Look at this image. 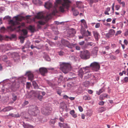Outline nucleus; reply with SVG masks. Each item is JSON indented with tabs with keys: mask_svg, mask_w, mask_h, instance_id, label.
<instances>
[{
	"mask_svg": "<svg viewBox=\"0 0 128 128\" xmlns=\"http://www.w3.org/2000/svg\"><path fill=\"white\" fill-rule=\"evenodd\" d=\"M26 37H24L22 36H20L19 37V38L20 39V42L22 43H23L24 42V41L25 40V38Z\"/></svg>",
	"mask_w": 128,
	"mask_h": 128,
	"instance_id": "obj_34",
	"label": "nucleus"
},
{
	"mask_svg": "<svg viewBox=\"0 0 128 128\" xmlns=\"http://www.w3.org/2000/svg\"><path fill=\"white\" fill-rule=\"evenodd\" d=\"M52 6V4L50 2H47L45 3L44 6L48 9L50 8Z\"/></svg>",
	"mask_w": 128,
	"mask_h": 128,
	"instance_id": "obj_26",
	"label": "nucleus"
},
{
	"mask_svg": "<svg viewBox=\"0 0 128 128\" xmlns=\"http://www.w3.org/2000/svg\"><path fill=\"white\" fill-rule=\"evenodd\" d=\"M120 4L122 5V6L123 8H124L125 6V4L124 2H122Z\"/></svg>",
	"mask_w": 128,
	"mask_h": 128,
	"instance_id": "obj_50",
	"label": "nucleus"
},
{
	"mask_svg": "<svg viewBox=\"0 0 128 128\" xmlns=\"http://www.w3.org/2000/svg\"><path fill=\"white\" fill-rule=\"evenodd\" d=\"M76 92L78 94H80L83 92L84 91V89L81 86V85H76L75 86Z\"/></svg>",
	"mask_w": 128,
	"mask_h": 128,
	"instance_id": "obj_8",
	"label": "nucleus"
},
{
	"mask_svg": "<svg viewBox=\"0 0 128 128\" xmlns=\"http://www.w3.org/2000/svg\"><path fill=\"white\" fill-rule=\"evenodd\" d=\"M12 95V99L14 101H15L17 98V96L15 94L13 93Z\"/></svg>",
	"mask_w": 128,
	"mask_h": 128,
	"instance_id": "obj_40",
	"label": "nucleus"
},
{
	"mask_svg": "<svg viewBox=\"0 0 128 128\" xmlns=\"http://www.w3.org/2000/svg\"><path fill=\"white\" fill-rule=\"evenodd\" d=\"M13 109V108L12 106H8L6 107L3 108L0 111V112H8L12 110Z\"/></svg>",
	"mask_w": 128,
	"mask_h": 128,
	"instance_id": "obj_19",
	"label": "nucleus"
},
{
	"mask_svg": "<svg viewBox=\"0 0 128 128\" xmlns=\"http://www.w3.org/2000/svg\"><path fill=\"white\" fill-rule=\"evenodd\" d=\"M85 42L84 41H83L81 42H80L78 44L80 46H82L84 44Z\"/></svg>",
	"mask_w": 128,
	"mask_h": 128,
	"instance_id": "obj_52",
	"label": "nucleus"
},
{
	"mask_svg": "<svg viewBox=\"0 0 128 128\" xmlns=\"http://www.w3.org/2000/svg\"><path fill=\"white\" fill-rule=\"evenodd\" d=\"M64 0V2L63 3H66V4H68V5H70L69 3L70 2L68 0Z\"/></svg>",
	"mask_w": 128,
	"mask_h": 128,
	"instance_id": "obj_53",
	"label": "nucleus"
},
{
	"mask_svg": "<svg viewBox=\"0 0 128 128\" xmlns=\"http://www.w3.org/2000/svg\"><path fill=\"white\" fill-rule=\"evenodd\" d=\"M111 58L113 60H116V57L115 56L113 55L111 56Z\"/></svg>",
	"mask_w": 128,
	"mask_h": 128,
	"instance_id": "obj_60",
	"label": "nucleus"
},
{
	"mask_svg": "<svg viewBox=\"0 0 128 128\" xmlns=\"http://www.w3.org/2000/svg\"><path fill=\"white\" fill-rule=\"evenodd\" d=\"M52 110V109L51 108L46 107L42 109L41 112L43 114L48 115L50 114V111Z\"/></svg>",
	"mask_w": 128,
	"mask_h": 128,
	"instance_id": "obj_7",
	"label": "nucleus"
},
{
	"mask_svg": "<svg viewBox=\"0 0 128 128\" xmlns=\"http://www.w3.org/2000/svg\"><path fill=\"white\" fill-rule=\"evenodd\" d=\"M28 34L27 30L25 29H22V30L21 36H25Z\"/></svg>",
	"mask_w": 128,
	"mask_h": 128,
	"instance_id": "obj_29",
	"label": "nucleus"
},
{
	"mask_svg": "<svg viewBox=\"0 0 128 128\" xmlns=\"http://www.w3.org/2000/svg\"><path fill=\"white\" fill-rule=\"evenodd\" d=\"M58 12V11L56 9H54L52 12L47 15L46 16V18L49 20L50 19L52 16L55 15L56 13Z\"/></svg>",
	"mask_w": 128,
	"mask_h": 128,
	"instance_id": "obj_12",
	"label": "nucleus"
},
{
	"mask_svg": "<svg viewBox=\"0 0 128 128\" xmlns=\"http://www.w3.org/2000/svg\"><path fill=\"white\" fill-rule=\"evenodd\" d=\"M15 18V20L14 21L12 20H10L9 21V24H11V26L7 27V29H6L4 26H2L0 28V31L2 32H3L6 30L8 31H12L16 29L13 27L16 24H19V22L18 21H21L23 17H18V16H15L14 17Z\"/></svg>",
	"mask_w": 128,
	"mask_h": 128,
	"instance_id": "obj_1",
	"label": "nucleus"
},
{
	"mask_svg": "<svg viewBox=\"0 0 128 128\" xmlns=\"http://www.w3.org/2000/svg\"><path fill=\"white\" fill-rule=\"evenodd\" d=\"M122 32L120 30L118 31L115 34V36H117L118 34H120Z\"/></svg>",
	"mask_w": 128,
	"mask_h": 128,
	"instance_id": "obj_63",
	"label": "nucleus"
},
{
	"mask_svg": "<svg viewBox=\"0 0 128 128\" xmlns=\"http://www.w3.org/2000/svg\"><path fill=\"white\" fill-rule=\"evenodd\" d=\"M2 59L4 61L6 62L7 61L8 58L6 56L4 55L2 57Z\"/></svg>",
	"mask_w": 128,
	"mask_h": 128,
	"instance_id": "obj_41",
	"label": "nucleus"
},
{
	"mask_svg": "<svg viewBox=\"0 0 128 128\" xmlns=\"http://www.w3.org/2000/svg\"><path fill=\"white\" fill-rule=\"evenodd\" d=\"M94 83L90 82L89 81L86 80L83 82V85L86 87H88L91 86L93 85Z\"/></svg>",
	"mask_w": 128,
	"mask_h": 128,
	"instance_id": "obj_17",
	"label": "nucleus"
},
{
	"mask_svg": "<svg viewBox=\"0 0 128 128\" xmlns=\"http://www.w3.org/2000/svg\"><path fill=\"white\" fill-rule=\"evenodd\" d=\"M32 85L33 86L34 88L35 89H38V84L35 80H32Z\"/></svg>",
	"mask_w": 128,
	"mask_h": 128,
	"instance_id": "obj_30",
	"label": "nucleus"
},
{
	"mask_svg": "<svg viewBox=\"0 0 128 128\" xmlns=\"http://www.w3.org/2000/svg\"><path fill=\"white\" fill-rule=\"evenodd\" d=\"M83 70L84 68H80L78 71V75L81 78L82 77L83 75L84 74Z\"/></svg>",
	"mask_w": 128,
	"mask_h": 128,
	"instance_id": "obj_21",
	"label": "nucleus"
},
{
	"mask_svg": "<svg viewBox=\"0 0 128 128\" xmlns=\"http://www.w3.org/2000/svg\"><path fill=\"white\" fill-rule=\"evenodd\" d=\"M98 2V0H90V4L91 6H92L94 3H96Z\"/></svg>",
	"mask_w": 128,
	"mask_h": 128,
	"instance_id": "obj_39",
	"label": "nucleus"
},
{
	"mask_svg": "<svg viewBox=\"0 0 128 128\" xmlns=\"http://www.w3.org/2000/svg\"><path fill=\"white\" fill-rule=\"evenodd\" d=\"M35 18L38 19H44V16L42 12H40L38 13L35 16Z\"/></svg>",
	"mask_w": 128,
	"mask_h": 128,
	"instance_id": "obj_16",
	"label": "nucleus"
},
{
	"mask_svg": "<svg viewBox=\"0 0 128 128\" xmlns=\"http://www.w3.org/2000/svg\"><path fill=\"white\" fill-rule=\"evenodd\" d=\"M70 114L74 118H76L77 116V114H75V112L74 110H72L70 111Z\"/></svg>",
	"mask_w": 128,
	"mask_h": 128,
	"instance_id": "obj_28",
	"label": "nucleus"
},
{
	"mask_svg": "<svg viewBox=\"0 0 128 128\" xmlns=\"http://www.w3.org/2000/svg\"><path fill=\"white\" fill-rule=\"evenodd\" d=\"M75 44V45H72V48L74 47H75L76 49L77 50H79L80 49V47L77 45L76 44Z\"/></svg>",
	"mask_w": 128,
	"mask_h": 128,
	"instance_id": "obj_33",
	"label": "nucleus"
},
{
	"mask_svg": "<svg viewBox=\"0 0 128 128\" xmlns=\"http://www.w3.org/2000/svg\"><path fill=\"white\" fill-rule=\"evenodd\" d=\"M37 95V94L36 92L34 90L31 91L28 94L29 97L30 98L36 97Z\"/></svg>",
	"mask_w": 128,
	"mask_h": 128,
	"instance_id": "obj_18",
	"label": "nucleus"
},
{
	"mask_svg": "<svg viewBox=\"0 0 128 128\" xmlns=\"http://www.w3.org/2000/svg\"><path fill=\"white\" fill-rule=\"evenodd\" d=\"M70 6V5L66 4V3H62V6H60L59 8V11L62 12H63L65 11L64 9L66 8L67 9H68Z\"/></svg>",
	"mask_w": 128,
	"mask_h": 128,
	"instance_id": "obj_9",
	"label": "nucleus"
},
{
	"mask_svg": "<svg viewBox=\"0 0 128 128\" xmlns=\"http://www.w3.org/2000/svg\"><path fill=\"white\" fill-rule=\"evenodd\" d=\"M81 34H82V36H79V39H82L83 38V36H85L84 35V34L85 33V31L84 30H81Z\"/></svg>",
	"mask_w": 128,
	"mask_h": 128,
	"instance_id": "obj_38",
	"label": "nucleus"
},
{
	"mask_svg": "<svg viewBox=\"0 0 128 128\" xmlns=\"http://www.w3.org/2000/svg\"><path fill=\"white\" fill-rule=\"evenodd\" d=\"M8 116H10L14 118H18L20 117V116L18 114H14L12 113H10Z\"/></svg>",
	"mask_w": 128,
	"mask_h": 128,
	"instance_id": "obj_31",
	"label": "nucleus"
},
{
	"mask_svg": "<svg viewBox=\"0 0 128 128\" xmlns=\"http://www.w3.org/2000/svg\"><path fill=\"white\" fill-rule=\"evenodd\" d=\"M56 122V118L51 119L50 121L49 124L53 128L54 127V124Z\"/></svg>",
	"mask_w": 128,
	"mask_h": 128,
	"instance_id": "obj_25",
	"label": "nucleus"
},
{
	"mask_svg": "<svg viewBox=\"0 0 128 128\" xmlns=\"http://www.w3.org/2000/svg\"><path fill=\"white\" fill-rule=\"evenodd\" d=\"M26 79V78L23 76H22L19 78L18 79L19 80H24Z\"/></svg>",
	"mask_w": 128,
	"mask_h": 128,
	"instance_id": "obj_56",
	"label": "nucleus"
},
{
	"mask_svg": "<svg viewBox=\"0 0 128 128\" xmlns=\"http://www.w3.org/2000/svg\"><path fill=\"white\" fill-rule=\"evenodd\" d=\"M58 124L60 128L63 127V128H70V125L67 123L59 122Z\"/></svg>",
	"mask_w": 128,
	"mask_h": 128,
	"instance_id": "obj_14",
	"label": "nucleus"
},
{
	"mask_svg": "<svg viewBox=\"0 0 128 128\" xmlns=\"http://www.w3.org/2000/svg\"><path fill=\"white\" fill-rule=\"evenodd\" d=\"M99 98L100 100H104L105 98L103 94H101Z\"/></svg>",
	"mask_w": 128,
	"mask_h": 128,
	"instance_id": "obj_47",
	"label": "nucleus"
},
{
	"mask_svg": "<svg viewBox=\"0 0 128 128\" xmlns=\"http://www.w3.org/2000/svg\"><path fill=\"white\" fill-rule=\"evenodd\" d=\"M22 126L24 128H34V126L32 125L23 122Z\"/></svg>",
	"mask_w": 128,
	"mask_h": 128,
	"instance_id": "obj_20",
	"label": "nucleus"
},
{
	"mask_svg": "<svg viewBox=\"0 0 128 128\" xmlns=\"http://www.w3.org/2000/svg\"><path fill=\"white\" fill-rule=\"evenodd\" d=\"M120 6L119 5H116L115 6L116 9V10H118L120 8Z\"/></svg>",
	"mask_w": 128,
	"mask_h": 128,
	"instance_id": "obj_54",
	"label": "nucleus"
},
{
	"mask_svg": "<svg viewBox=\"0 0 128 128\" xmlns=\"http://www.w3.org/2000/svg\"><path fill=\"white\" fill-rule=\"evenodd\" d=\"M105 88L104 87H103L101 89H100L98 91H96V93L98 95H100L102 92L104 91Z\"/></svg>",
	"mask_w": 128,
	"mask_h": 128,
	"instance_id": "obj_27",
	"label": "nucleus"
},
{
	"mask_svg": "<svg viewBox=\"0 0 128 128\" xmlns=\"http://www.w3.org/2000/svg\"><path fill=\"white\" fill-rule=\"evenodd\" d=\"M40 111L38 108L36 106H31L28 111V112L30 115L32 116L36 117L37 116V119H36V121H42V120L43 117L39 115V114Z\"/></svg>",
	"mask_w": 128,
	"mask_h": 128,
	"instance_id": "obj_2",
	"label": "nucleus"
},
{
	"mask_svg": "<svg viewBox=\"0 0 128 128\" xmlns=\"http://www.w3.org/2000/svg\"><path fill=\"white\" fill-rule=\"evenodd\" d=\"M78 108L80 112H82L83 111V108L81 106H78Z\"/></svg>",
	"mask_w": 128,
	"mask_h": 128,
	"instance_id": "obj_58",
	"label": "nucleus"
},
{
	"mask_svg": "<svg viewBox=\"0 0 128 128\" xmlns=\"http://www.w3.org/2000/svg\"><path fill=\"white\" fill-rule=\"evenodd\" d=\"M68 114L67 113H66L63 116H62L63 118H66L68 116Z\"/></svg>",
	"mask_w": 128,
	"mask_h": 128,
	"instance_id": "obj_59",
	"label": "nucleus"
},
{
	"mask_svg": "<svg viewBox=\"0 0 128 128\" xmlns=\"http://www.w3.org/2000/svg\"><path fill=\"white\" fill-rule=\"evenodd\" d=\"M62 44L64 46H65L68 48H72V45H75V44H73L70 43L69 42L65 40L64 39H62L61 40Z\"/></svg>",
	"mask_w": 128,
	"mask_h": 128,
	"instance_id": "obj_6",
	"label": "nucleus"
},
{
	"mask_svg": "<svg viewBox=\"0 0 128 128\" xmlns=\"http://www.w3.org/2000/svg\"><path fill=\"white\" fill-rule=\"evenodd\" d=\"M58 53L59 55L60 56H62L64 54V52L62 51L58 52Z\"/></svg>",
	"mask_w": 128,
	"mask_h": 128,
	"instance_id": "obj_55",
	"label": "nucleus"
},
{
	"mask_svg": "<svg viewBox=\"0 0 128 128\" xmlns=\"http://www.w3.org/2000/svg\"><path fill=\"white\" fill-rule=\"evenodd\" d=\"M38 23L39 24L42 25H44L45 24V22H44L42 21H38Z\"/></svg>",
	"mask_w": 128,
	"mask_h": 128,
	"instance_id": "obj_44",
	"label": "nucleus"
},
{
	"mask_svg": "<svg viewBox=\"0 0 128 128\" xmlns=\"http://www.w3.org/2000/svg\"><path fill=\"white\" fill-rule=\"evenodd\" d=\"M92 32L95 39L98 40L100 37V36L98 32H97L95 31H93Z\"/></svg>",
	"mask_w": 128,
	"mask_h": 128,
	"instance_id": "obj_24",
	"label": "nucleus"
},
{
	"mask_svg": "<svg viewBox=\"0 0 128 128\" xmlns=\"http://www.w3.org/2000/svg\"><path fill=\"white\" fill-rule=\"evenodd\" d=\"M39 71L40 74L43 76H45L48 73L47 68L44 67H41L39 68Z\"/></svg>",
	"mask_w": 128,
	"mask_h": 128,
	"instance_id": "obj_11",
	"label": "nucleus"
},
{
	"mask_svg": "<svg viewBox=\"0 0 128 128\" xmlns=\"http://www.w3.org/2000/svg\"><path fill=\"white\" fill-rule=\"evenodd\" d=\"M63 98L65 99L68 100L69 98V97L66 95H65L63 96Z\"/></svg>",
	"mask_w": 128,
	"mask_h": 128,
	"instance_id": "obj_64",
	"label": "nucleus"
},
{
	"mask_svg": "<svg viewBox=\"0 0 128 128\" xmlns=\"http://www.w3.org/2000/svg\"><path fill=\"white\" fill-rule=\"evenodd\" d=\"M67 36L68 37H72L75 34L76 31L75 29L71 28L67 31Z\"/></svg>",
	"mask_w": 128,
	"mask_h": 128,
	"instance_id": "obj_10",
	"label": "nucleus"
},
{
	"mask_svg": "<svg viewBox=\"0 0 128 128\" xmlns=\"http://www.w3.org/2000/svg\"><path fill=\"white\" fill-rule=\"evenodd\" d=\"M72 11L73 14L74 16H76L78 14V12L77 10H75V9L72 8Z\"/></svg>",
	"mask_w": 128,
	"mask_h": 128,
	"instance_id": "obj_32",
	"label": "nucleus"
},
{
	"mask_svg": "<svg viewBox=\"0 0 128 128\" xmlns=\"http://www.w3.org/2000/svg\"><path fill=\"white\" fill-rule=\"evenodd\" d=\"M92 111L90 110H88L87 111L86 114V115L87 116H91L92 115Z\"/></svg>",
	"mask_w": 128,
	"mask_h": 128,
	"instance_id": "obj_42",
	"label": "nucleus"
},
{
	"mask_svg": "<svg viewBox=\"0 0 128 128\" xmlns=\"http://www.w3.org/2000/svg\"><path fill=\"white\" fill-rule=\"evenodd\" d=\"M98 48L97 47H94L92 52V54L94 56H96L97 54L98 51Z\"/></svg>",
	"mask_w": 128,
	"mask_h": 128,
	"instance_id": "obj_22",
	"label": "nucleus"
},
{
	"mask_svg": "<svg viewBox=\"0 0 128 128\" xmlns=\"http://www.w3.org/2000/svg\"><path fill=\"white\" fill-rule=\"evenodd\" d=\"M62 92L61 90H57V92L58 94L60 95V96L61 95V93Z\"/></svg>",
	"mask_w": 128,
	"mask_h": 128,
	"instance_id": "obj_61",
	"label": "nucleus"
},
{
	"mask_svg": "<svg viewBox=\"0 0 128 128\" xmlns=\"http://www.w3.org/2000/svg\"><path fill=\"white\" fill-rule=\"evenodd\" d=\"M90 66L92 70L95 71H98L100 68L99 63L96 62L91 63Z\"/></svg>",
	"mask_w": 128,
	"mask_h": 128,
	"instance_id": "obj_4",
	"label": "nucleus"
},
{
	"mask_svg": "<svg viewBox=\"0 0 128 128\" xmlns=\"http://www.w3.org/2000/svg\"><path fill=\"white\" fill-rule=\"evenodd\" d=\"M85 74V75H84V76H85L87 78L90 77L91 75V73H90V72L88 74L87 73Z\"/></svg>",
	"mask_w": 128,
	"mask_h": 128,
	"instance_id": "obj_43",
	"label": "nucleus"
},
{
	"mask_svg": "<svg viewBox=\"0 0 128 128\" xmlns=\"http://www.w3.org/2000/svg\"><path fill=\"white\" fill-rule=\"evenodd\" d=\"M46 60L48 61H50V59L48 56L46 55L45 58Z\"/></svg>",
	"mask_w": 128,
	"mask_h": 128,
	"instance_id": "obj_45",
	"label": "nucleus"
},
{
	"mask_svg": "<svg viewBox=\"0 0 128 128\" xmlns=\"http://www.w3.org/2000/svg\"><path fill=\"white\" fill-rule=\"evenodd\" d=\"M80 58L83 59H86L90 58V54L88 51L85 50L81 52L80 55Z\"/></svg>",
	"mask_w": 128,
	"mask_h": 128,
	"instance_id": "obj_5",
	"label": "nucleus"
},
{
	"mask_svg": "<svg viewBox=\"0 0 128 128\" xmlns=\"http://www.w3.org/2000/svg\"><path fill=\"white\" fill-rule=\"evenodd\" d=\"M110 7H108L106 8L104 12V14L106 15L107 14L108 15H109V14L108 12L110 10Z\"/></svg>",
	"mask_w": 128,
	"mask_h": 128,
	"instance_id": "obj_36",
	"label": "nucleus"
},
{
	"mask_svg": "<svg viewBox=\"0 0 128 128\" xmlns=\"http://www.w3.org/2000/svg\"><path fill=\"white\" fill-rule=\"evenodd\" d=\"M83 99L84 100H89L90 99V98L88 95H85L83 96Z\"/></svg>",
	"mask_w": 128,
	"mask_h": 128,
	"instance_id": "obj_37",
	"label": "nucleus"
},
{
	"mask_svg": "<svg viewBox=\"0 0 128 128\" xmlns=\"http://www.w3.org/2000/svg\"><path fill=\"white\" fill-rule=\"evenodd\" d=\"M43 96L42 95H39L38 96V98L40 100H41Z\"/></svg>",
	"mask_w": 128,
	"mask_h": 128,
	"instance_id": "obj_49",
	"label": "nucleus"
},
{
	"mask_svg": "<svg viewBox=\"0 0 128 128\" xmlns=\"http://www.w3.org/2000/svg\"><path fill=\"white\" fill-rule=\"evenodd\" d=\"M104 102L102 101H100L98 102V104L99 105L102 106L104 105Z\"/></svg>",
	"mask_w": 128,
	"mask_h": 128,
	"instance_id": "obj_51",
	"label": "nucleus"
},
{
	"mask_svg": "<svg viewBox=\"0 0 128 128\" xmlns=\"http://www.w3.org/2000/svg\"><path fill=\"white\" fill-rule=\"evenodd\" d=\"M26 75L28 76V80H33L34 79V75L31 72L27 71L26 74Z\"/></svg>",
	"mask_w": 128,
	"mask_h": 128,
	"instance_id": "obj_13",
	"label": "nucleus"
},
{
	"mask_svg": "<svg viewBox=\"0 0 128 128\" xmlns=\"http://www.w3.org/2000/svg\"><path fill=\"white\" fill-rule=\"evenodd\" d=\"M87 44L88 46H94V44L92 42H88Z\"/></svg>",
	"mask_w": 128,
	"mask_h": 128,
	"instance_id": "obj_48",
	"label": "nucleus"
},
{
	"mask_svg": "<svg viewBox=\"0 0 128 128\" xmlns=\"http://www.w3.org/2000/svg\"><path fill=\"white\" fill-rule=\"evenodd\" d=\"M100 23H97L96 24L95 27L96 28H99L100 26Z\"/></svg>",
	"mask_w": 128,
	"mask_h": 128,
	"instance_id": "obj_57",
	"label": "nucleus"
},
{
	"mask_svg": "<svg viewBox=\"0 0 128 128\" xmlns=\"http://www.w3.org/2000/svg\"><path fill=\"white\" fill-rule=\"evenodd\" d=\"M60 68L62 72L66 74L71 70L72 67L70 63L62 62L60 64Z\"/></svg>",
	"mask_w": 128,
	"mask_h": 128,
	"instance_id": "obj_3",
	"label": "nucleus"
},
{
	"mask_svg": "<svg viewBox=\"0 0 128 128\" xmlns=\"http://www.w3.org/2000/svg\"><path fill=\"white\" fill-rule=\"evenodd\" d=\"M28 29L31 32H33L35 30V29L34 27L32 26H29Z\"/></svg>",
	"mask_w": 128,
	"mask_h": 128,
	"instance_id": "obj_35",
	"label": "nucleus"
},
{
	"mask_svg": "<svg viewBox=\"0 0 128 128\" xmlns=\"http://www.w3.org/2000/svg\"><path fill=\"white\" fill-rule=\"evenodd\" d=\"M115 32L114 30L113 29L110 30L108 33H107L106 35V37L108 38H109L112 37L114 35Z\"/></svg>",
	"mask_w": 128,
	"mask_h": 128,
	"instance_id": "obj_15",
	"label": "nucleus"
},
{
	"mask_svg": "<svg viewBox=\"0 0 128 128\" xmlns=\"http://www.w3.org/2000/svg\"><path fill=\"white\" fill-rule=\"evenodd\" d=\"M90 70V66H86L84 68V74L89 72Z\"/></svg>",
	"mask_w": 128,
	"mask_h": 128,
	"instance_id": "obj_23",
	"label": "nucleus"
},
{
	"mask_svg": "<svg viewBox=\"0 0 128 128\" xmlns=\"http://www.w3.org/2000/svg\"><path fill=\"white\" fill-rule=\"evenodd\" d=\"M59 120L61 122H64V118L61 116H60L59 118Z\"/></svg>",
	"mask_w": 128,
	"mask_h": 128,
	"instance_id": "obj_46",
	"label": "nucleus"
},
{
	"mask_svg": "<svg viewBox=\"0 0 128 128\" xmlns=\"http://www.w3.org/2000/svg\"><path fill=\"white\" fill-rule=\"evenodd\" d=\"M82 24H83L84 25V26L85 28H88V26L86 24V22H84V23Z\"/></svg>",
	"mask_w": 128,
	"mask_h": 128,
	"instance_id": "obj_62",
	"label": "nucleus"
}]
</instances>
